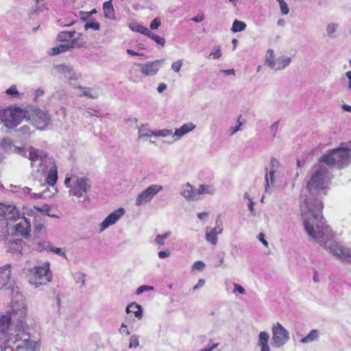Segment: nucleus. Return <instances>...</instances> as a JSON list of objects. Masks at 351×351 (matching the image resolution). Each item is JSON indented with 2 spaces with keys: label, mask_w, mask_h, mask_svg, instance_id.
<instances>
[{
  "label": "nucleus",
  "mask_w": 351,
  "mask_h": 351,
  "mask_svg": "<svg viewBox=\"0 0 351 351\" xmlns=\"http://www.w3.org/2000/svg\"><path fill=\"white\" fill-rule=\"evenodd\" d=\"M27 306L21 295L12 300V311L0 317V335L7 343H19L16 351H36L37 343L29 340L25 318Z\"/></svg>",
  "instance_id": "nucleus-1"
},
{
  "label": "nucleus",
  "mask_w": 351,
  "mask_h": 351,
  "mask_svg": "<svg viewBox=\"0 0 351 351\" xmlns=\"http://www.w3.org/2000/svg\"><path fill=\"white\" fill-rule=\"evenodd\" d=\"M312 174L306 184V189L310 193L308 198L301 197L300 208L301 217L304 226V214L313 217L319 213L323 222H326L322 215L323 203L321 197L326 195L332 179L328 168L324 164L318 162L312 167Z\"/></svg>",
  "instance_id": "nucleus-2"
},
{
  "label": "nucleus",
  "mask_w": 351,
  "mask_h": 351,
  "mask_svg": "<svg viewBox=\"0 0 351 351\" xmlns=\"http://www.w3.org/2000/svg\"><path fill=\"white\" fill-rule=\"evenodd\" d=\"M304 230L309 239L324 246L334 256L351 264V249L343 247L332 241V230L325 225L319 213L313 217L304 214Z\"/></svg>",
  "instance_id": "nucleus-3"
},
{
  "label": "nucleus",
  "mask_w": 351,
  "mask_h": 351,
  "mask_svg": "<svg viewBox=\"0 0 351 351\" xmlns=\"http://www.w3.org/2000/svg\"><path fill=\"white\" fill-rule=\"evenodd\" d=\"M31 161L32 174L38 178L47 176L49 185H54L58 179L57 167L54 160L43 150L33 147L27 149V156Z\"/></svg>",
  "instance_id": "nucleus-4"
},
{
  "label": "nucleus",
  "mask_w": 351,
  "mask_h": 351,
  "mask_svg": "<svg viewBox=\"0 0 351 351\" xmlns=\"http://www.w3.org/2000/svg\"><path fill=\"white\" fill-rule=\"evenodd\" d=\"M351 147H339L328 151L319 159L318 162L325 165L328 168L337 167L341 169L350 163Z\"/></svg>",
  "instance_id": "nucleus-5"
},
{
  "label": "nucleus",
  "mask_w": 351,
  "mask_h": 351,
  "mask_svg": "<svg viewBox=\"0 0 351 351\" xmlns=\"http://www.w3.org/2000/svg\"><path fill=\"white\" fill-rule=\"evenodd\" d=\"M23 271L28 282L36 288L46 285L51 278L49 263H45L43 265L32 268L24 269Z\"/></svg>",
  "instance_id": "nucleus-6"
},
{
  "label": "nucleus",
  "mask_w": 351,
  "mask_h": 351,
  "mask_svg": "<svg viewBox=\"0 0 351 351\" xmlns=\"http://www.w3.org/2000/svg\"><path fill=\"white\" fill-rule=\"evenodd\" d=\"M64 184L69 190V196L77 198H86L88 192L90 190V181L86 178H66Z\"/></svg>",
  "instance_id": "nucleus-7"
},
{
  "label": "nucleus",
  "mask_w": 351,
  "mask_h": 351,
  "mask_svg": "<svg viewBox=\"0 0 351 351\" xmlns=\"http://www.w3.org/2000/svg\"><path fill=\"white\" fill-rule=\"evenodd\" d=\"M26 117V111L19 107L0 110V122L8 128L16 127Z\"/></svg>",
  "instance_id": "nucleus-8"
},
{
  "label": "nucleus",
  "mask_w": 351,
  "mask_h": 351,
  "mask_svg": "<svg viewBox=\"0 0 351 351\" xmlns=\"http://www.w3.org/2000/svg\"><path fill=\"white\" fill-rule=\"evenodd\" d=\"M29 120L36 129L43 130L47 128L51 122V116L45 110L34 108L29 115Z\"/></svg>",
  "instance_id": "nucleus-9"
},
{
  "label": "nucleus",
  "mask_w": 351,
  "mask_h": 351,
  "mask_svg": "<svg viewBox=\"0 0 351 351\" xmlns=\"http://www.w3.org/2000/svg\"><path fill=\"white\" fill-rule=\"evenodd\" d=\"M265 62L271 69L279 71L287 67L290 64L291 59L287 56H281L276 58L274 51L269 49L266 52Z\"/></svg>",
  "instance_id": "nucleus-10"
},
{
  "label": "nucleus",
  "mask_w": 351,
  "mask_h": 351,
  "mask_svg": "<svg viewBox=\"0 0 351 351\" xmlns=\"http://www.w3.org/2000/svg\"><path fill=\"white\" fill-rule=\"evenodd\" d=\"M162 190L163 186L159 184L149 186L137 195L135 200L136 206H141L149 202L154 197Z\"/></svg>",
  "instance_id": "nucleus-11"
},
{
  "label": "nucleus",
  "mask_w": 351,
  "mask_h": 351,
  "mask_svg": "<svg viewBox=\"0 0 351 351\" xmlns=\"http://www.w3.org/2000/svg\"><path fill=\"white\" fill-rule=\"evenodd\" d=\"M289 339L288 331L280 323L272 327V346L279 348L285 344Z\"/></svg>",
  "instance_id": "nucleus-12"
},
{
  "label": "nucleus",
  "mask_w": 351,
  "mask_h": 351,
  "mask_svg": "<svg viewBox=\"0 0 351 351\" xmlns=\"http://www.w3.org/2000/svg\"><path fill=\"white\" fill-rule=\"evenodd\" d=\"M21 217V213L14 204H0V217L5 220L16 221Z\"/></svg>",
  "instance_id": "nucleus-13"
},
{
  "label": "nucleus",
  "mask_w": 351,
  "mask_h": 351,
  "mask_svg": "<svg viewBox=\"0 0 351 351\" xmlns=\"http://www.w3.org/2000/svg\"><path fill=\"white\" fill-rule=\"evenodd\" d=\"M125 214V210L119 208L108 215L105 219L100 223L99 230L104 231L105 229L117 223V221Z\"/></svg>",
  "instance_id": "nucleus-14"
},
{
  "label": "nucleus",
  "mask_w": 351,
  "mask_h": 351,
  "mask_svg": "<svg viewBox=\"0 0 351 351\" xmlns=\"http://www.w3.org/2000/svg\"><path fill=\"white\" fill-rule=\"evenodd\" d=\"M163 62V60H158L149 62L145 64H137L141 68V72L144 76H153L159 71V64Z\"/></svg>",
  "instance_id": "nucleus-15"
},
{
  "label": "nucleus",
  "mask_w": 351,
  "mask_h": 351,
  "mask_svg": "<svg viewBox=\"0 0 351 351\" xmlns=\"http://www.w3.org/2000/svg\"><path fill=\"white\" fill-rule=\"evenodd\" d=\"M0 146L5 152H14L20 154L23 157L27 156V149H25L24 147H19L16 146L8 138H3L0 143Z\"/></svg>",
  "instance_id": "nucleus-16"
},
{
  "label": "nucleus",
  "mask_w": 351,
  "mask_h": 351,
  "mask_svg": "<svg viewBox=\"0 0 351 351\" xmlns=\"http://www.w3.org/2000/svg\"><path fill=\"white\" fill-rule=\"evenodd\" d=\"M53 68L57 73L62 74L69 80H77L80 77V75L75 72L72 67L66 64H57Z\"/></svg>",
  "instance_id": "nucleus-17"
},
{
  "label": "nucleus",
  "mask_w": 351,
  "mask_h": 351,
  "mask_svg": "<svg viewBox=\"0 0 351 351\" xmlns=\"http://www.w3.org/2000/svg\"><path fill=\"white\" fill-rule=\"evenodd\" d=\"M180 195L187 201H197L200 199L197 197V189H195L189 183H186L182 186Z\"/></svg>",
  "instance_id": "nucleus-18"
},
{
  "label": "nucleus",
  "mask_w": 351,
  "mask_h": 351,
  "mask_svg": "<svg viewBox=\"0 0 351 351\" xmlns=\"http://www.w3.org/2000/svg\"><path fill=\"white\" fill-rule=\"evenodd\" d=\"M30 226V221L26 217H23L22 221L15 226V231L18 234L27 237L29 235Z\"/></svg>",
  "instance_id": "nucleus-19"
},
{
  "label": "nucleus",
  "mask_w": 351,
  "mask_h": 351,
  "mask_svg": "<svg viewBox=\"0 0 351 351\" xmlns=\"http://www.w3.org/2000/svg\"><path fill=\"white\" fill-rule=\"evenodd\" d=\"M195 128L196 125L194 123L192 122H189L182 125L180 128L176 129L173 136L176 137L177 139H179L184 135L195 130Z\"/></svg>",
  "instance_id": "nucleus-20"
},
{
  "label": "nucleus",
  "mask_w": 351,
  "mask_h": 351,
  "mask_svg": "<svg viewBox=\"0 0 351 351\" xmlns=\"http://www.w3.org/2000/svg\"><path fill=\"white\" fill-rule=\"evenodd\" d=\"M49 187H47L41 193H34L32 195L34 199H50L53 197L57 193V189L54 187V185H49Z\"/></svg>",
  "instance_id": "nucleus-21"
},
{
  "label": "nucleus",
  "mask_w": 351,
  "mask_h": 351,
  "mask_svg": "<svg viewBox=\"0 0 351 351\" xmlns=\"http://www.w3.org/2000/svg\"><path fill=\"white\" fill-rule=\"evenodd\" d=\"M269 335L267 332H261L258 336V345L261 351H270L268 344Z\"/></svg>",
  "instance_id": "nucleus-22"
},
{
  "label": "nucleus",
  "mask_w": 351,
  "mask_h": 351,
  "mask_svg": "<svg viewBox=\"0 0 351 351\" xmlns=\"http://www.w3.org/2000/svg\"><path fill=\"white\" fill-rule=\"evenodd\" d=\"M126 313L128 314V313H134V316L138 319H141L142 317H143V308L141 305L138 304H136L134 302H132L131 304H130L127 308H126Z\"/></svg>",
  "instance_id": "nucleus-23"
},
{
  "label": "nucleus",
  "mask_w": 351,
  "mask_h": 351,
  "mask_svg": "<svg viewBox=\"0 0 351 351\" xmlns=\"http://www.w3.org/2000/svg\"><path fill=\"white\" fill-rule=\"evenodd\" d=\"M216 189L213 185L211 184H201L197 189V197H200L201 195H213Z\"/></svg>",
  "instance_id": "nucleus-24"
},
{
  "label": "nucleus",
  "mask_w": 351,
  "mask_h": 351,
  "mask_svg": "<svg viewBox=\"0 0 351 351\" xmlns=\"http://www.w3.org/2000/svg\"><path fill=\"white\" fill-rule=\"evenodd\" d=\"M70 50L71 46L69 45V43L67 42L66 43L61 44L57 47L51 48L49 52V55L56 56Z\"/></svg>",
  "instance_id": "nucleus-25"
},
{
  "label": "nucleus",
  "mask_w": 351,
  "mask_h": 351,
  "mask_svg": "<svg viewBox=\"0 0 351 351\" xmlns=\"http://www.w3.org/2000/svg\"><path fill=\"white\" fill-rule=\"evenodd\" d=\"M319 336V330L313 329L304 337L300 339L302 343H308L318 339Z\"/></svg>",
  "instance_id": "nucleus-26"
},
{
  "label": "nucleus",
  "mask_w": 351,
  "mask_h": 351,
  "mask_svg": "<svg viewBox=\"0 0 351 351\" xmlns=\"http://www.w3.org/2000/svg\"><path fill=\"white\" fill-rule=\"evenodd\" d=\"M219 234L215 230H212L209 228L206 229V240L213 245H215L217 243V235Z\"/></svg>",
  "instance_id": "nucleus-27"
},
{
  "label": "nucleus",
  "mask_w": 351,
  "mask_h": 351,
  "mask_svg": "<svg viewBox=\"0 0 351 351\" xmlns=\"http://www.w3.org/2000/svg\"><path fill=\"white\" fill-rule=\"evenodd\" d=\"M82 36V33L78 34V36L75 38L72 39L71 41H69V45L71 46V50L74 48H82L84 47L86 45V41L81 38Z\"/></svg>",
  "instance_id": "nucleus-28"
},
{
  "label": "nucleus",
  "mask_w": 351,
  "mask_h": 351,
  "mask_svg": "<svg viewBox=\"0 0 351 351\" xmlns=\"http://www.w3.org/2000/svg\"><path fill=\"white\" fill-rule=\"evenodd\" d=\"M265 192H268L269 189L270 188V186H273L274 184V170H271L269 173H267V168H265Z\"/></svg>",
  "instance_id": "nucleus-29"
},
{
  "label": "nucleus",
  "mask_w": 351,
  "mask_h": 351,
  "mask_svg": "<svg viewBox=\"0 0 351 351\" xmlns=\"http://www.w3.org/2000/svg\"><path fill=\"white\" fill-rule=\"evenodd\" d=\"M339 27V25L335 23H329L326 26V36L331 38H335L337 37L336 36V32Z\"/></svg>",
  "instance_id": "nucleus-30"
},
{
  "label": "nucleus",
  "mask_w": 351,
  "mask_h": 351,
  "mask_svg": "<svg viewBox=\"0 0 351 351\" xmlns=\"http://www.w3.org/2000/svg\"><path fill=\"white\" fill-rule=\"evenodd\" d=\"M246 28V24L243 22L238 20H235L233 22L232 27L231 28V31L232 32H239L244 31Z\"/></svg>",
  "instance_id": "nucleus-31"
},
{
  "label": "nucleus",
  "mask_w": 351,
  "mask_h": 351,
  "mask_svg": "<svg viewBox=\"0 0 351 351\" xmlns=\"http://www.w3.org/2000/svg\"><path fill=\"white\" fill-rule=\"evenodd\" d=\"M31 189L29 187L25 186L23 188L19 189L16 192L21 197H28L30 199H35L34 197H32L34 193L31 192Z\"/></svg>",
  "instance_id": "nucleus-32"
},
{
  "label": "nucleus",
  "mask_w": 351,
  "mask_h": 351,
  "mask_svg": "<svg viewBox=\"0 0 351 351\" xmlns=\"http://www.w3.org/2000/svg\"><path fill=\"white\" fill-rule=\"evenodd\" d=\"M105 16L110 18L114 13V8L111 1H106L103 5Z\"/></svg>",
  "instance_id": "nucleus-33"
},
{
  "label": "nucleus",
  "mask_w": 351,
  "mask_h": 351,
  "mask_svg": "<svg viewBox=\"0 0 351 351\" xmlns=\"http://www.w3.org/2000/svg\"><path fill=\"white\" fill-rule=\"evenodd\" d=\"M154 131L150 130L145 127H141L138 129V138H142L145 137H150L154 136Z\"/></svg>",
  "instance_id": "nucleus-34"
},
{
  "label": "nucleus",
  "mask_w": 351,
  "mask_h": 351,
  "mask_svg": "<svg viewBox=\"0 0 351 351\" xmlns=\"http://www.w3.org/2000/svg\"><path fill=\"white\" fill-rule=\"evenodd\" d=\"M35 208L37 211H39L40 213H41L43 215H47L49 217H56L55 215H52L50 213V210H51V208L49 205L47 204H45L43 205V206H35Z\"/></svg>",
  "instance_id": "nucleus-35"
},
{
  "label": "nucleus",
  "mask_w": 351,
  "mask_h": 351,
  "mask_svg": "<svg viewBox=\"0 0 351 351\" xmlns=\"http://www.w3.org/2000/svg\"><path fill=\"white\" fill-rule=\"evenodd\" d=\"M173 133L171 130L169 129H162L159 130H154V136H162L166 137L169 136H173Z\"/></svg>",
  "instance_id": "nucleus-36"
},
{
  "label": "nucleus",
  "mask_w": 351,
  "mask_h": 351,
  "mask_svg": "<svg viewBox=\"0 0 351 351\" xmlns=\"http://www.w3.org/2000/svg\"><path fill=\"white\" fill-rule=\"evenodd\" d=\"M221 49L220 46H216L214 47L213 50L210 52L208 56V58L213 57V59H219L221 56Z\"/></svg>",
  "instance_id": "nucleus-37"
},
{
  "label": "nucleus",
  "mask_w": 351,
  "mask_h": 351,
  "mask_svg": "<svg viewBox=\"0 0 351 351\" xmlns=\"http://www.w3.org/2000/svg\"><path fill=\"white\" fill-rule=\"evenodd\" d=\"M171 235L170 232H167L164 234H158L155 239V242L156 244L160 245H164L165 242L164 240L168 238Z\"/></svg>",
  "instance_id": "nucleus-38"
},
{
  "label": "nucleus",
  "mask_w": 351,
  "mask_h": 351,
  "mask_svg": "<svg viewBox=\"0 0 351 351\" xmlns=\"http://www.w3.org/2000/svg\"><path fill=\"white\" fill-rule=\"evenodd\" d=\"M277 1L279 3L281 13L283 15L288 14L289 12V8L287 3L284 0H277Z\"/></svg>",
  "instance_id": "nucleus-39"
},
{
  "label": "nucleus",
  "mask_w": 351,
  "mask_h": 351,
  "mask_svg": "<svg viewBox=\"0 0 351 351\" xmlns=\"http://www.w3.org/2000/svg\"><path fill=\"white\" fill-rule=\"evenodd\" d=\"M45 249L46 250H49L50 252H52L56 254H58L61 256H64L65 257L66 256V254H65V252L63 251V250L62 248H60V247H51L49 245H47V247H45Z\"/></svg>",
  "instance_id": "nucleus-40"
},
{
  "label": "nucleus",
  "mask_w": 351,
  "mask_h": 351,
  "mask_svg": "<svg viewBox=\"0 0 351 351\" xmlns=\"http://www.w3.org/2000/svg\"><path fill=\"white\" fill-rule=\"evenodd\" d=\"M130 28L132 29V31L141 33L143 35H145V33H147V29H148L145 27H143V26H142L141 25H138V24H136L135 25L130 26Z\"/></svg>",
  "instance_id": "nucleus-41"
},
{
  "label": "nucleus",
  "mask_w": 351,
  "mask_h": 351,
  "mask_svg": "<svg viewBox=\"0 0 351 351\" xmlns=\"http://www.w3.org/2000/svg\"><path fill=\"white\" fill-rule=\"evenodd\" d=\"M138 345H139L138 337L136 335H132L130 339L129 348H137L138 346Z\"/></svg>",
  "instance_id": "nucleus-42"
},
{
  "label": "nucleus",
  "mask_w": 351,
  "mask_h": 351,
  "mask_svg": "<svg viewBox=\"0 0 351 351\" xmlns=\"http://www.w3.org/2000/svg\"><path fill=\"white\" fill-rule=\"evenodd\" d=\"M5 93L14 97H17L19 96V93L18 92L16 86L15 85H13L10 86L9 88H8L5 90Z\"/></svg>",
  "instance_id": "nucleus-43"
},
{
  "label": "nucleus",
  "mask_w": 351,
  "mask_h": 351,
  "mask_svg": "<svg viewBox=\"0 0 351 351\" xmlns=\"http://www.w3.org/2000/svg\"><path fill=\"white\" fill-rule=\"evenodd\" d=\"M84 29H93L94 30H99L100 27V25L98 22L93 21L90 23H86L84 26Z\"/></svg>",
  "instance_id": "nucleus-44"
},
{
  "label": "nucleus",
  "mask_w": 351,
  "mask_h": 351,
  "mask_svg": "<svg viewBox=\"0 0 351 351\" xmlns=\"http://www.w3.org/2000/svg\"><path fill=\"white\" fill-rule=\"evenodd\" d=\"M206 265L204 262L201 261H196L192 266V270L202 271L205 268Z\"/></svg>",
  "instance_id": "nucleus-45"
},
{
  "label": "nucleus",
  "mask_w": 351,
  "mask_h": 351,
  "mask_svg": "<svg viewBox=\"0 0 351 351\" xmlns=\"http://www.w3.org/2000/svg\"><path fill=\"white\" fill-rule=\"evenodd\" d=\"M14 343H7V342L3 341L2 343H0V351H14V348H12V345Z\"/></svg>",
  "instance_id": "nucleus-46"
},
{
  "label": "nucleus",
  "mask_w": 351,
  "mask_h": 351,
  "mask_svg": "<svg viewBox=\"0 0 351 351\" xmlns=\"http://www.w3.org/2000/svg\"><path fill=\"white\" fill-rule=\"evenodd\" d=\"M10 265L7 264L3 267H0V274L5 273V278H10Z\"/></svg>",
  "instance_id": "nucleus-47"
},
{
  "label": "nucleus",
  "mask_w": 351,
  "mask_h": 351,
  "mask_svg": "<svg viewBox=\"0 0 351 351\" xmlns=\"http://www.w3.org/2000/svg\"><path fill=\"white\" fill-rule=\"evenodd\" d=\"M69 39L70 38L66 31L60 32L57 36V40L60 42L69 41Z\"/></svg>",
  "instance_id": "nucleus-48"
},
{
  "label": "nucleus",
  "mask_w": 351,
  "mask_h": 351,
  "mask_svg": "<svg viewBox=\"0 0 351 351\" xmlns=\"http://www.w3.org/2000/svg\"><path fill=\"white\" fill-rule=\"evenodd\" d=\"M241 116L237 119L238 125L235 127H232L230 129V134L231 135L234 134L236 132L241 130V126L243 125V123L240 121Z\"/></svg>",
  "instance_id": "nucleus-49"
},
{
  "label": "nucleus",
  "mask_w": 351,
  "mask_h": 351,
  "mask_svg": "<svg viewBox=\"0 0 351 351\" xmlns=\"http://www.w3.org/2000/svg\"><path fill=\"white\" fill-rule=\"evenodd\" d=\"M182 60H179L176 62H174L171 64V69L176 73H179L180 71V69L182 66Z\"/></svg>",
  "instance_id": "nucleus-50"
},
{
  "label": "nucleus",
  "mask_w": 351,
  "mask_h": 351,
  "mask_svg": "<svg viewBox=\"0 0 351 351\" xmlns=\"http://www.w3.org/2000/svg\"><path fill=\"white\" fill-rule=\"evenodd\" d=\"M130 80L133 82H138L140 81V77L138 75V71H133L131 70L130 71Z\"/></svg>",
  "instance_id": "nucleus-51"
},
{
  "label": "nucleus",
  "mask_w": 351,
  "mask_h": 351,
  "mask_svg": "<svg viewBox=\"0 0 351 351\" xmlns=\"http://www.w3.org/2000/svg\"><path fill=\"white\" fill-rule=\"evenodd\" d=\"M154 289V287L152 286H149V285H142L141 287H139L137 290H136V293L137 295H140L142 293H143L144 291H151V290H153Z\"/></svg>",
  "instance_id": "nucleus-52"
},
{
  "label": "nucleus",
  "mask_w": 351,
  "mask_h": 351,
  "mask_svg": "<svg viewBox=\"0 0 351 351\" xmlns=\"http://www.w3.org/2000/svg\"><path fill=\"white\" fill-rule=\"evenodd\" d=\"M233 293L234 294H237V293H240V294H245V289L241 286L239 284H237V283H234V290H233Z\"/></svg>",
  "instance_id": "nucleus-53"
},
{
  "label": "nucleus",
  "mask_w": 351,
  "mask_h": 351,
  "mask_svg": "<svg viewBox=\"0 0 351 351\" xmlns=\"http://www.w3.org/2000/svg\"><path fill=\"white\" fill-rule=\"evenodd\" d=\"M212 230H215L217 232L220 234L223 232L222 222L220 221L219 217H217L216 220V226L214 228H211Z\"/></svg>",
  "instance_id": "nucleus-54"
},
{
  "label": "nucleus",
  "mask_w": 351,
  "mask_h": 351,
  "mask_svg": "<svg viewBox=\"0 0 351 351\" xmlns=\"http://www.w3.org/2000/svg\"><path fill=\"white\" fill-rule=\"evenodd\" d=\"M19 132L24 136H29L32 133V130L29 125H23L19 129Z\"/></svg>",
  "instance_id": "nucleus-55"
},
{
  "label": "nucleus",
  "mask_w": 351,
  "mask_h": 351,
  "mask_svg": "<svg viewBox=\"0 0 351 351\" xmlns=\"http://www.w3.org/2000/svg\"><path fill=\"white\" fill-rule=\"evenodd\" d=\"M119 332L120 334L125 335L126 336H129L130 335V332L128 330L127 325L124 323L121 324L119 328Z\"/></svg>",
  "instance_id": "nucleus-56"
},
{
  "label": "nucleus",
  "mask_w": 351,
  "mask_h": 351,
  "mask_svg": "<svg viewBox=\"0 0 351 351\" xmlns=\"http://www.w3.org/2000/svg\"><path fill=\"white\" fill-rule=\"evenodd\" d=\"M278 125L279 123L278 121H276L271 124V125L270 126L269 130L273 136H275L276 135L278 130Z\"/></svg>",
  "instance_id": "nucleus-57"
},
{
  "label": "nucleus",
  "mask_w": 351,
  "mask_h": 351,
  "mask_svg": "<svg viewBox=\"0 0 351 351\" xmlns=\"http://www.w3.org/2000/svg\"><path fill=\"white\" fill-rule=\"evenodd\" d=\"M161 25L159 18L154 19L150 24V28L152 29H157Z\"/></svg>",
  "instance_id": "nucleus-58"
},
{
  "label": "nucleus",
  "mask_w": 351,
  "mask_h": 351,
  "mask_svg": "<svg viewBox=\"0 0 351 351\" xmlns=\"http://www.w3.org/2000/svg\"><path fill=\"white\" fill-rule=\"evenodd\" d=\"M80 96H86L92 99H95L97 97L96 95H92L90 93V88H82V93L80 94Z\"/></svg>",
  "instance_id": "nucleus-59"
},
{
  "label": "nucleus",
  "mask_w": 351,
  "mask_h": 351,
  "mask_svg": "<svg viewBox=\"0 0 351 351\" xmlns=\"http://www.w3.org/2000/svg\"><path fill=\"white\" fill-rule=\"evenodd\" d=\"M99 112L97 110L88 109L87 110H86L84 115L87 117H92V116L99 117Z\"/></svg>",
  "instance_id": "nucleus-60"
},
{
  "label": "nucleus",
  "mask_w": 351,
  "mask_h": 351,
  "mask_svg": "<svg viewBox=\"0 0 351 351\" xmlns=\"http://www.w3.org/2000/svg\"><path fill=\"white\" fill-rule=\"evenodd\" d=\"M154 40L158 43V45L161 46H164L165 45V40L164 38L160 37L158 35L156 36L155 38H154Z\"/></svg>",
  "instance_id": "nucleus-61"
},
{
  "label": "nucleus",
  "mask_w": 351,
  "mask_h": 351,
  "mask_svg": "<svg viewBox=\"0 0 351 351\" xmlns=\"http://www.w3.org/2000/svg\"><path fill=\"white\" fill-rule=\"evenodd\" d=\"M170 255H171V252L169 250H167V251H160L158 252V256L160 258H168L169 256H170Z\"/></svg>",
  "instance_id": "nucleus-62"
},
{
  "label": "nucleus",
  "mask_w": 351,
  "mask_h": 351,
  "mask_svg": "<svg viewBox=\"0 0 351 351\" xmlns=\"http://www.w3.org/2000/svg\"><path fill=\"white\" fill-rule=\"evenodd\" d=\"M205 284V280L202 278L199 279L198 280V282L197 283V285H195L193 287V289L194 291L195 290H197L198 289L202 287Z\"/></svg>",
  "instance_id": "nucleus-63"
},
{
  "label": "nucleus",
  "mask_w": 351,
  "mask_h": 351,
  "mask_svg": "<svg viewBox=\"0 0 351 351\" xmlns=\"http://www.w3.org/2000/svg\"><path fill=\"white\" fill-rule=\"evenodd\" d=\"M345 75L348 79V87L350 90H351V71H348L345 73Z\"/></svg>",
  "instance_id": "nucleus-64"
}]
</instances>
